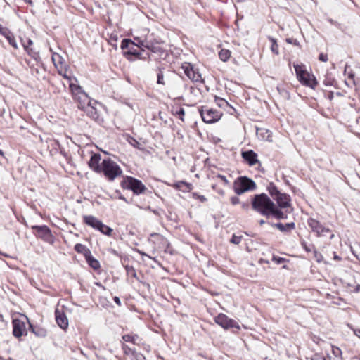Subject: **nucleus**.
Returning a JSON list of instances; mask_svg holds the SVG:
<instances>
[{"instance_id":"obj_1","label":"nucleus","mask_w":360,"mask_h":360,"mask_svg":"<svg viewBox=\"0 0 360 360\" xmlns=\"http://www.w3.org/2000/svg\"><path fill=\"white\" fill-rule=\"evenodd\" d=\"M252 207L254 210L266 217H273L276 219H285L287 214L277 207L265 193L255 195L252 200Z\"/></svg>"},{"instance_id":"obj_2","label":"nucleus","mask_w":360,"mask_h":360,"mask_svg":"<svg viewBox=\"0 0 360 360\" xmlns=\"http://www.w3.org/2000/svg\"><path fill=\"white\" fill-rule=\"evenodd\" d=\"M69 87L73 99L77 103V106L79 109L84 110L90 104L98 105V102L90 98L79 85L70 83Z\"/></svg>"},{"instance_id":"obj_3","label":"nucleus","mask_w":360,"mask_h":360,"mask_svg":"<svg viewBox=\"0 0 360 360\" xmlns=\"http://www.w3.org/2000/svg\"><path fill=\"white\" fill-rule=\"evenodd\" d=\"M296 76L299 82L306 86L314 89L318 85V82L315 77L310 75L305 69L303 64H294Z\"/></svg>"},{"instance_id":"obj_4","label":"nucleus","mask_w":360,"mask_h":360,"mask_svg":"<svg viewBox=\"0 0 360 360\" xmlns=\"http://www.w3.org/2000/svg\"><path fill=\"white\" fill-rule=\"evenodd\" d=\"M101 173H103L108 180L113 181L122 174V170L115 162L110 158H107L101 162Z\"/></svg>"},{"instance_id":"obj_5","label":"nucleus","mask_w":360,"mask_h":360,"mask_svg":"<svg viewBox=\"0 0 360 360\" xmlns=\"http://www.w3.org/2000/svg\"><path fill=\"white\" fill-rule=\"evenodd\" d=\"M255 182L245 176L238 177L233 182V189L237 195L253 191L256 188Z\"/></svg>"},{"instance_id":"obj_6","label":"nucleus","mask_w":360,"mask_h":360,"mask_svg":"<svg viewBox=\"0 0 360 360\" xmlns=\"http://www.w3.org/2000/svg\"><path fill=\"white\" fill-rule=\"evenodd\" d=\"M121 186L124 189L132 191L135 195L143 193L147 189L140 180L131 176L124 178L121 182Z\"/></svg>"},{"instance_id":"obj_7","label":"nucleus","mask_w":360,"mask_h":360,"mask_svg":"<svg viewBox=\"0 0 360 360\" xmlns=\"http://www.w3.org/2000/svg\"><path fill=\"white\" fill-rule=\"evenodd\" d=\"M200 116L205 123L212 124L218 121L221 113L217 110L209 108L207 106H202L199 110Z\"/></svg>"},{"instance_id":"obj_8","label":"nucleus","mask_w":360,"mask_h":360,"mask_svg":"<svg viewBox=\"0 0 360 360\" xmlns=\"http://www.w3.org/2000/svg\"><path fill=\"white\" fill-rule=\"evenodd\" d=\"M32 229L36 231L35 235L37 237L41 238L46 243H53L54 237L51 233V229L47 226H33Z\"/></svg>"},{"instance_id":"obj_9","label":"nucleus","mask_w":360,"mask_h":360,"mask_svg":"<svg viewBox=\"0 0 360 360\" xmlns=\"http://www.w3.org/2000/svg\"><path fill=\"white\" fill-rule=\"evenodd\" d=\"M214 321L219 326H221L224 329L236 328L240 329L239 324L238 322L232 319H230L224 314H219L214 318Z\"/></svg>"},{"instance_id":"obj_10","label":"nucleus","mask_w":360,"mask_h":360,"mask_svg":"<svg viewBox=\"0 0 360 360\" xmlns=\"http://www.w3.org/2000/svg\"><path fill=\"white\" fill-rule=\"evenodd\" d=\"M160 40L155 37L153 34H148L143 39V44L144 48L151 51L153 53L160 51Z\"/></svg>"},{"instance_id":"obj_11","label":"nucleus","mask_w":360,"mask_h":360,"mask_svg":"<svg viewBox=\"0 0 360 360\" xmlns=\"http://www.w3.org/2000/svg\"><path fill=\"white\" fill-rule=\"evenodd\" d=\"M308 226L316 236H323L326 233L331 232L330 229L324 226L321 222L314 218H309L307 221Z\"/></svg>"},{"instance_id":"obj_12","label":"nucleus","mask_w":360,"mask_h":360,"mask_svg":"<svg viewBox=\"0 0 360 360\" xmlns=\"http://www.w3.org/2000/svg\"><path fill=\"white\" fill-rule=\"evenodd\" d=\"M13 335L15 338H20L27 335L25 322L19 319H13L12 321Z\"/></svg>"},{"instance_id":"obj_13","label":"nucleus","mask_w":360,"mask_h":360,"mask_svg":"<svg viewBox=\"0 0 360 360\" xmlns=\"http://www.w3.org/2000/svg\"><path fill=\"white\" fill-rule=\"evenodd\" d=\"M185 75L193 82H199L201 79V75L196 72L191 63H185L182 65Z\"/></svg>"},{"instance_id":"obj_14","label":"nucleus","mask_w":360,"mask_h":360,"mask_svg":"<svg viewBox=\"0 0 360 360\" xmlns=\"http://www.w3.org/2000/svg\"><path fill=\"white\" fill-rule=\"evenodd\" d=\"M276 202V206L281 210L290 206V197L286 193H281L278 195L275 196L274 199Z\"/></svg>"},{"instance_id":"obj_15","label":"nucleus","mask_w":360,"mask_h":360,"mask_svg":"<svg viewBox=\"0 0 360 360\" xmlns=\"http://www.w3.org/2000/svg\"><path fill=\"white\" fill-rule=\"evenodd\" d=\"M56 321L58 326L62 329H66L68 327V319L63 311L56 309L55 311Z\"/></svg>"},{"instance_id":"obj_16","label":"nucleus","mask_w":360,"mask_h":360,"mask_svg":"<svg viewBox=\"0 0 360 360\" xmlns=\"http://www.w3.org/2000/svg\"><path fill=\"white\" fill-rule=\"evenodd\" d=\"M101 155L93 153L89 161V167L96 173H101V165H100Z\"/></svg>"},{"instance_id":"obj_17","label":"nucleus","mask_w":360,"mask_h":360,"mask_svg":"<svg viewBox=\"0 0 360 360\" xmlns=\"http://www.w3.org/2000/svg\"><path fill=\"white\" fill-rule=\"evenodd\" d=\"M0 34L7 39L10 45L14 49H18V45L13 33L7 28L0 24Z\"/></svg>"},{"instance_id":"obj_18","label":"nucleus","mask_w":360,"mask_h":360,"mask_svg":"<svg viewBox=\"0 0 360 360\" xmlns=\"http://www.w3.org/2000/svg\"><path fill=\"white\" fill-rule=\"evenodd\" d=\"M243 158L248 163L250 166L255 165L258 162L257 155L252 150L243 151L242 153Z\"/></svg>"},{"instance_id":"obj_19","label":"nucleus","mask_w":360,"mask_h":360,"mask_svg":"<svg viewBox=\"0 0 360 360\" xmlns=\"http://www.w3.org/2000/svg\"><path fill=\"white\" fill-rule=\"evenodd\" d=\"M25 319H26V321L29 323L30 324V330L31 331L37 336V337H39V338H44L47 335V330L42 328V327H40V326H33L32 325L30 322H29V319L27 316H25Z\"/></svg>"},{"instance_id":"obj_20","label":"nucleus","mask_w":360,"mask_h":360,"mask_svg":"<svg viewBox=\"0 0 360 360\" xmlns=\"http://www.w3.org/2000/svg\"><path fill=\"white\" fill-rule=\"evenodd\" d=\"M96 105L94 104H90L87 105V108H86L84 111H85L87 114V115L91 118L92 120L95 121H98L99 120V114L98 112V110L96 109Z\"/></svg>"},{"instance_id":"obj_21","label":"nucleus","mask_w":360,"mask_h":360,"mask_svg":"<svg viewBox=\"0 0 360 360\" xmlns=\"http://www.w3.org/2000/svg\"><path fill=\"white\" fill-rule=\"evenodd\" d=\"M84 222L92 227L93 229H96L98 227L99 224H101V221L98 219L96 217L92 215H85L84 216Z\"/></svg>"},{"instance_id":"obj_22","label":"nucleus","mask_w":360,"mask_h":360,"mask_svg":"<svg viewBox=\"0 0 360 360\" xmlns=\"http://www.w3.org/2000/svg\"><path fill=\"white\" fill-rule=\"evenodd\" d=\"M51 59L56 69L66 66L64 58L62 57V56L57 53H52Z\"/></svg>"},{"instance_id":"obj_23","label":"nucleus","mask_w":360,"mask_h":360,"mask_svg":"<svg viewBox=\"0 0 360 360\" xmlns=\"http://www.w3.org/2000/svg\"><path fill=\"white\" fill-rule=\"evenodd\" d=\"M274 226L277 228L281 232L287 233L295 229V224L294 222L287 223L285 224L282 223H277L274 224Z\"/></svg>"},{"instance_id":"obj_24","label":"nucleus","mask_w":360,"mask_h":360,"mask_svg":"<svg viewBox=\"0 0 360 360\" xmlns=\"http://www.w3.org/2000/svg\"><path fill=\"white\" fill-rule=\"evenodd\" d=\"M85 259L88 264L94 270H98L101 267L99 262L92 256L91 252L86 255Z\"/></svg>"},{"instance_id":"obj_25","label":"nucleus","mask_w":360,"mask_h":360,"mask_svg":"<svg viewBox=\"0 0 360 360\" xmlns=\"http://www.w3.org/2000/svg\"><path fill=\"white\" fill-rule=\"evenodd\" d=\"M174 187L180 191H186L191 189L192 185L185 181H178L174 184Z\"/></svg>"},{"instance_id":"obj_26","label":"nucleus","mask_w":360,"mask_h":360,"mask_svg":"<svg viewBox=\"0 0 360 360\" xmlns=\"http://www.w3.org/2000/svg\"><path fill=\"white\" fill-rule=\"evenodd\" d=\"M75 250L78 252L83 254L84 257L90 254L91 250L87 248L84 245L81 243H77L74 248Z\"/></svg>"},{"instance_id":"obj_27","label":"nucleus","mask_w":360,"mask_h":360,"mask_svg":"<svg viewBox=\"0 0 360 360\" xmlns=\"http://www.w3.org/2000/svg\"><path fill=\"white\" fill-rule=\"evenodd\" d=\"M96 230L99 231L101 233L108 236H110L113 231L112 229L106 226L102 221L101 222V224H99V226L96 229Z\"/></svg>"},{"instance_id":"obj_28","label":"nucleus","mask_w":360,"mask_h":360,"mask_svg":"<svg viewBox=\"0 0 360 360\" xmlns=\"http://www.w3.org/2000/svg\"><path fill=\"white\" fill-rule=\"evenodd\" d=\"M22 46L27 53L35 60H38L40 58L38 51H35L32 48H28V45H26L25 42H22Z\"/></svg>"},{"instance_id":"obj_29","label":"nucleus","mask_w":360,"mask_h":360,"mask_svg":"<svg viewBox=\"0 0 360 360\" xmlns=\"http://www.w3.org/2000/svg\"><path fill=\"white\" fill-rule=\"evenodd\" d=\"M268 192L271 195V196L274 199L275 196L278 195L281 192L278 189V188L275 186V184L272 182L269 183L266 188Z\"/></svg>"},{"instance_id":"obj_30","label":"nucleus","mask_w":360,"mask_h":360,"mask_svg":"<svg viewBox=\"0 0 360 360\" xmlns=\"http://www.w3.org/2000/svg\"><path fill=\"white\" fill-rule=\"evenodd\" d=\"M323 83L326 86H333L336 84L337 82L330 74L328 73L326 75Z\"/></svg>"},{"instance_id":"obj_31","label":"nucleus","mask_w":360,"mask_h":360,"mask_svg":"<svg viewBox=\"0 0 360 360\" xmlns=\"http://www.w3.org/2000/svg\"><path fill=\"white\" fill-rule=\"evenodd\" d=\"M139 339V335L136 334L134 335H130V334H126L122 336V340L124 342H131L134 345H137V340Z\"/></svg>"},{"instance_id":"obj_32","label":"nucleus","mask_w":360,"mask_h":360,"mask_svg":"<svg viewBox=\"0 0 360 360\" xmlns=\"http://www.w3.org/2000/svg\"><path fill=\"white\" fill-rule=\"evenodd\" d=\"M135 42L133 41L132 40L129 39H124L122 42H121V45H120V47L122 49H128L130 48V47H132L134 48L135 46Z\"/></svg>"},{"instance_id":"obj_33","label":"nucleus","mask_w":360,"mask_h":360,"mask_svg":"<svg viewBox=\"0 0 360 360\" xmlns=\"http://www.w3.org/2000/svg\"><path fill=\"white\" fill-rule=\"evenodd\" d=\"M219 57L222 61L226 62L231 57V51L228 49H221L219 52Z\"/></svg>"},{"instance_id":"obj_34","label":"nucleus","mask_w":360,"mask_h":360,"mask_svg":"<svg viewBox=\"0 0 360 360\" xmlns=\"http://www.w3.org/2000/svg\"><path fill=\"white\" fill-rule=\"evenodd\" d=\"M268 39L271 42V51L274 54L278 55L279 54V51H278V46L277 44L276 40L274 38L271 37H269Z\"/></svg>"},{"instance_id":"obj_35","label":"nucleus","mask_w":360,"mask_h":360,"mask_svg":"<svg viewBox=\"0 0 360 360\" xmlns=\"http://www.w3.org/2000/svg\"><path fill=\"white\" fill-rule=\"evenodd\" d=\"M172 112L174 115L179 117L182 122L184 121V116L185 115V110L183 108H179L176 110L173 109Z\"/></svg>"},{"instance_id":"obj_36","label":"nucleus","mask_w":360,"mask_h":360,"mask_svg":"<svg viewBox=\"0 0 360 360\" xmlns=\"http://www.w3.org/2000/svg\"><path fill=\"white\" fill-rule=\"evenodd\" d=\"M124 268H125L127 275L131 276L134 278H136L137 280H139V278H137V274H136V269L134 268V266L127 265V266H125Z\"/></svg>"},{"instance_id":"obj_37","label":"nucleus","mask_w":360,"mask_h":360,"mask_svg":"<svg viewBox=\"0 0 360 360\" xmlns=\"http://www.w3.org/2000/svg\"><path fill=\"white\" fill-rule=\"evenodd\" d=\"M122 349L124 352V353L127 355L132 354L133 356H135V354L137 353L135 349H131L127 345L123 343L122 345Z\"/></svg>"},{"instance_id":"obj_38","label":"nucleus","mask_w":360,"mask_h":360,"mask_svg":"<svg viewBox=\"0 0 360 360\" xmlns=\"http://www.w3.org/2000/svg\"><path fill=\"white\" fill-rule=\"evenodd\" d=\"M127 53L129 55L135 56L139 58H141V51H139L137 49H136L135 46L134 48L130 47L128 51L127 52Z\"/></svg>"},{"instance_id":"obj_39","label":"nucleus","mask_w":360,"mask_h":360,"mask_svg":"<svg viewBox=\"0 0 360 360\" xmlns=\"http://www.w3.org/2000/svg\"><path fill=\"white\" fill-rule=\"evenodd\" d=\"M215 102L217 103V105L220 108H225L226 106L229 105L228 102L225 99L221 98L216 97Z\"/></svg>"},{"instance_id":"obj_40","label":"nucleus","mask_w":360,"mask_h":360,"mask_svg":"<svg viewBox=\"0 0 360 360\" xmlns=\"http://www.w3.org/2000/svg\"><path fill=\"white\" fill-rule=\"evenodd\" d=\"M58 70V74L60 75H61L63 77H64L65 79L70 81L71 80V77H69L67 74H66V71H67V68L66 66L64 67V68H60L59 69H57Z\"/></svg>"},{"instance_id":"obj_41","label":"nucleus","mask_w":360,"mask_h":360,"mask_svg":"<svg viewBox=\"0 0 360 360\" xmlns=\"http://www.w3.org/2000/svg\"><path fill=\"white\" fill-rule=\"evenodd\" d=\"M301 245L304 249V250L307 252H309L315 249L314 245H308L307 242L305 240L301 241Z\"/></svg>"},{"instance_id":"obj_42","label":"nucleus","mask_w":360,"mask_h":360,"mask_svg":"<svg viewBox=\"0 0 360 360\" xmlns=\"http://www.w3.org/2000/svg\"><path fill=\"white\" fill-rule=\"evenodd\" d=\"M128 141L134 148H139V149L141 148V144L137 140H136L134 138L129 137L128 139Z\"/></svg>"},{"instance_id":"obj_43","label":"nucleus","mask_w":360,"mask_h":360,"mask_svg":"<svg viewBox=\"0 0 360 360\" xmlns=\"http://www.w3.org/2000/svg\"><path fill=\"white\" fill-rule=\"evenodd\" d=\"M157 83L158 84H162L165 85V81H164V75L162 70H159V72L157 74Z\"/></svg>"},{"instance_id":"obj_44","label":"nucleus","mask_w":360,"mask_h":360,"mask_svg":"<svg viewBox=\"0 0 360 360\" xmlns=\"http://www.w3.org/2000/svg\"><path fill=\"white\" fill-rule=\"evenodd\" d=\"M242 240V236H236L233 234L230 240V242L231 243L238 245L239 244Z\"/></svg>"},{"instance_id":"obj_45","label":"nucleus","mask_w":360,"mask_h":360,"mask_svg":"<svg viewBox=\"0 0 360 360\" xmlns=\"http://www.w3.org/2000/svg\"><path fill=\"white\" fill-rule=\"evenodd\" d=\"M193 196L194 198L198 199L202 202H204L207 200V198L204 195H199L196 193H193Z\"/></svg>"},{"instance_id":"obj_46","label":"nucleus","mask_w":360,"mask_h":360,"mask_svg":"<svg viewBox=\"0 0 360 360\" xmlns=\"http://www.w3.org/2000/svg\"><path fill=\"white\" fill-rule=\"evenodd\" d=\"M134 40L136 41L135 42V46L140 47H144V45L143 44V39H141L139 37H134Z\"/></svg>"},{"instance_id":"obj_47","label":"nucleus","mask_w":360,"mask_h":360,"mask_svg":"<svg viewBox=\"0 0 360 360\" xmlns=\"http://www.w3.org/2000/svg\"><path fill=\"white\" fill-rule=\"evenodd\" d=\"M286 42L288 44H293L295 46H299L300 45V43L297 41V39H294V38H287L286 39Z\"/></svg>"},{"instance_id":"obj_48","label":"nucleus","mask_w":360,"mask_h":360,"mask_svg":"<svg viewBox=\"0 0 360 360\" xmlns=\"http://www.w3.org/2000/svg\"><path fill=\"white\" fill-rule=\"evenodd\" d=\"M314 257L316 258V259L318 262H320L322 260V259H323L322 255L315 249L314 250Z\"/></svg>"},{"instance_id":"obj_49","label":"nucleus","mask_w":360,"mask_h":360,"mask_svg":"<svg viewBox=\"0 0 360 360\" xmlns=\"http://www.w3.org/2000/svg\"><path fill=\"white\" fill-rule=\"evenodd\" d=\"M231 202L234 205L238 204L240 202L239 198L237 196H232L231 198Z\"/></svg>"},{"instance_id":"obj_50","label":"nucleus","mask_w":360,"mask_h":360,"mask_svg":"<svg viewBox=\"0 0 360 360\" xmlns=\"http://www.w3.org/2000/svg\"><path fill=\"white\" fill-rule=\"evenodd\" d=\"M217 177L220 179L224 183L225 185L229 184V181H228V179H226V177L225 176L219 174V175H217Z\"/></svg>"},{"instance_id":"obj_51","label":"nucleus","mask_w":360,"mask_h":360,"mask_svg":"<svg viewBox=\"0 0 360 360\" xmlns=\"http://www.w3.org/2000/svg\"><path fill=\"white\" fill-rule=\"evenodd\" d=\"M319 59L322 62L328 61V56L324 53H320L319 56Z\"/></svg>"},{"instance_id":"obj_52","label":"nucleus","mask_w":360,"mask_h":360,"mask_svg":"<svg viewBox=\"0 0 360 360\" xmlns=\"http://www.w3.org/2000/svg\"><path fill=\"white\" fill-rule=\"evenodd\" d=\"M134 357L136 358V360H144L145 359V356L140 353H136L135 354Z\"/></svg>"},{"instance_id":"obj_53","label":"nucleus","mask_w":360,"mask_h":360,"mask_svg":"<svg viewBox=\"0 0 360 360\" xmlns=\"http://www.w3.org/2000/svg\"><path fill=\"white\" fill-rule=\"evenodd\" d=\"M333 353L337 356L341 354V350L338 347H335L333 349Z\"/></svg>"},{"instance_id":"obj_54","label":"nucleus","mask_w":360,"mask_h":360,"mask_svg":"<svg viewBox=\"0 0 360 360\" xmlns=\"http://www.w3.org/2000/svg\"><path fill=\"white\" fill-rule=\"evenodd\" d=\"M25 42L26 45H28V48H30V46L32 45L33 42L30 39H27L25 41L22 40V43Z\"/></svg>"},{"instance_id":"obj_55","label":"nucleus","mask_w":360,"mask_h":360,"mask_svg":"<svg viewBox=\"0 0 360 360\" xmlns=\"http://www.w3.org/2000/svg\"><path fill=\"white\" fill-rule=\"evenodd\" d=\"M113 300H114V302H115L118 306H121V304H121V300H120V299L118 297L115 296V297H113Z\"/></svg>"},{"instance_id":"obj_56","label":"nucleus","mask_w":360,"mask_h":360,"mask_svg":"<svg viewBox=\"0 0 360 360\" xmlns=\"http://www.w3.org/2000/svg\"><path fill=\"white\" fill-rule=\"evenodd\" d=\"M312 360H326L325 357L319 356V355H315Z\"/></svg>"},{"instance_id":"obj_57","label":"nucleus","mask_w":360,"mask_h":360,"mask_svg":"<svg viewBox=\"0 0 360 360\" xmlns=\"http://www.w3.org/2000/svg\"><path fill=\"white\" fill-rule=\"evenodd\" d=\"M359 291H360V285H359V284H357V285L355 286L354 289V292H359Z\"/></svg>"},{"instance_id":"obj_58","label":"nucleus","mask_w":360,"mask_h":360,"mask_svg":"<svg viewBox=\"0 0 360 360\" xmlns=\"http://www.w3.org/2000/svg\"><path fill=\"white\" fill-rule=\"evenodd\" d=\"M274 259L275 260H276L278 264H281V262H283L284 261V259L281 258V257H278V259H276L275 257H274Z\"/></svg>"},{"instance_id":"obj_59","label":"nucleus","mask_w":360,"mask_h":360,"mask_svg":"<svg viewBox=\"0 0 360 360\" xmlns=\"http://www.w3.org/2000/svg\"><path fill=\"white\" fill-rule=\"evenodd\" d=\"M217 192L219 194H220L221 195H224V190H222V189H221V188H220V189L217 190Z\"/></svg>"},{"instance_id":"obj_60","label":"nucleus","mask_w":360,"mask_h":360,"mask_svg":"<svg viewBox=\"0 0 360 360\" xmlns=\"http://www.w3.org/2000/svg\"><path fill=\"white\" fill-rule=\"evenodd\" d=\"M354 333L360 338V329H356L354 330Z\"/></svg>"},{"instance_id":"obj_61","label":"nucleus","mask_w":360,"mask_h":360,"mask_svg":"<svg viewBox=\"0 0 360 360\" xmlns=\"http://www.w3.org/2000/svg\"><path fill=\"white\" fill-rule=\"evenodd\" d=\"M23 1H24L25 3H27V4H30V5H32V0H23Z\"/></svg>"},{"instance_id":"obj_62","label":"nucleus","mask_w":360,"mask_h":360,"mask_svg":"<svg viewBox=\"0 0 360 360\" xmlns=\"http://www.w3.org/2000/svg\"><path fill=\"white\" fill-rule=\"evenodd\" d=\"M248 206H249V205H248V204H247V203H243V204L242 205V207H243V208H244V209H245V208H248Z\"/></svg>"},{"instance_id":"obj_63","label":"nucleus","mask_w":360,"mask_h":360,"mask_svg":"<svg viewBox=\"0 0 360 360\" xmlns=\"http://www.w3.org/2000/svg\"><path fill=\"white\" fill-rule=\"evenodd\" d=\"M119 198H120V199H121V200H124V201H125V202H127V200H126V198H125L123 195H120V196L119 197Z\"/></svg>"},{"instance_id":"obj_64","label":"nucleus","mask_w":360,"mask_h":360,"mask_svg":"<svg viewBox=\"0 0 360 360\" xmlns=\"http://www.w3.org/2000/svg\"><path fill=\"white\" fill-rule=\"evenodd\" d=\"M259 223L260 225H262V224H265V221L264 219H261Z\"/></svg>"}]
</instances>
